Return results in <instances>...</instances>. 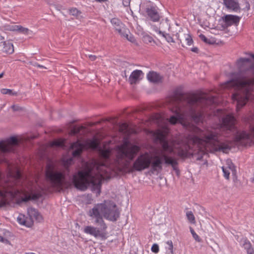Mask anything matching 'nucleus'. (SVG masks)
Returning a JSON list of instances; mask_svg holds the SVG:
<instances>
[{"instance_id": "3c124183", "label": "nucleus", "mask_w": 254, "mask_h": 254, "mask_svg": "<svg viewBox=\"0 0 254 254\" xmlns=\"http://www.w3.org/2000/svg\"><path fill=\"white\" fill-rule=\"evenodd\" d=\"M191 51L193 52H194V53H198V49L196 47H194V48H191Z\"/></svg>"}, {"instance_id": "423d86ee", "label": "nucleus", "mask_w": 254, "mask_h": 254, "mask_svg": "<svg viewBox=\"0 0 254 254\" xmlns=\"http://www.w3.org/2000/svg\"><path fill=\"white\" fill-rule=\"evenodd\" d=\"M245 120L250 124V132L238 130L235 126L236 120L231 115H227L222 119L221 128L233 133L234 141L237 145L246 146L254 143V114Z\"/></svg>"}, {"instance_id": "393cba45", "label": "nucleus", "mask_w": 254, "mask_h": 254, "mask_svg": "<svg viewBox=\"0 0 254 254\" xmlns=\"http://www.w3.org/2000/svg\"><path fill=\"white\" fill-rule=\"evenodd\" d=\"M227 164L228 165L227 169L231 171L232 175L234 176V181H235L237 179L236 167L231 160H227Z\"/></svg>"}, {"instance_id": "9d476101", "label": "nucleus", "mask_w": 254, "mask_h": 254, "mask_svg": "<svg viewBox=\"0 0 254 254\" xmlns=\"http://www.w3.org/2000/svg\"><path fill=\"white\" fill-rule=\"evenodd\" d=\"M46 176L48 181L52 187L62 189L65 183V177L62 172L56 170L53 165L48 164Z\"/></svg>"}, {"instance_id": "a878e982", "label": "nucleus", "mask_w": 254, "mask_h": 254, "mask_svg": "<svg viewBox=\"0 0 254 254\" xmlns=\"http://www.w3.org/2000/svg\"><path fill=\"white\" fill-rule=\"evenodd\" d=\"M17 27L16 31H18L20 33L25 35H30L32 33V32L27 28H24L21 25H17Z\"/></svg>"}, {"instance_id": "0eeeda50", "label": "nucleus", "mask_w": 254, "mask_h": 254, "mask_svg": "<svg viewBox=\"0 0 254 254\" xmlns=\"http://www.w3.org/2000/svg\"><path fill=\"white\" fill-rule=\"evenodd\" d=\"M87 215L90 217L91 220L95 224L99 225V227H96L91 225L87 226L84 228L83 232L85 234L93 236L95 238L99 237L102 239H106L107 234L106 232L107 226L101 217L98 210L95 209H90L87 212Z\"/></svg>"}, {"instance_id": "ea45409f", "label": "nucleus", "mask_w": 254, "mask_h": 254, "mask_svg": "<svg viewBox=\"0 0 254 254\" xmlns=\"http://www.w3.org/2000/svg\"><path fill=\"white\" fill-rule=\"evenodd\" d=\"M63 141L60 140H56L53 142L52 145L56 146H61L63 145Z\"/></svg>"}, {"instance_id": "4d7b16f0", "label": "nucleus", "mask_w": 254, "mask_h": 254, "mask_svg": "<svg viewBox=\"0 0 254 254\" xmlns=\"http://www.w3.org/2000/svg\"><path fill=\"white\" fill-rule=\"evenodd\" d=\"M176 174H177V175L178 176H179V174H180V172H179V169L176 171Z\"/></svg>"}, {"instance_id": "8fccbe9b", "label": "nucleus", "mask_w": 254, "mask_h": 254, "mask_svg": "<svg viewBox=\"0 0 254 254\" xmlns=\"http://www.w3.org/2000/svg\"><path fill=\"white\" fill-rule=\"evenodd\" d=\"M72 162V159L71 158H70L66 160V161L64 162L65 165H68L71 164Z\"/></svg>"}, {"instance_id": "4c0bfd02", "label": "nucleus", "mask_w": 254, "mask_h": 254, "mask_svg": "<svg viewBox=\"0 0 254 254\" xmlns=\"http://www.w3.org/2000/svg\"><path fill=\"white\" fill-rule=\"evenodd\" d=\"M186 41H187V45L188 46L191 45L193 43L192 39L190 35H187L186 37Z\"/></svg>"}, {"instance_id": "f03ea898", "label": "nucleus", "mask_w": 254, "mask_h": 254, "mask_svg": "<svg viewBox=\"0 0 254 254\" xmlns=\"http://www.w3.org/2000/svg\"><path fill=\"white\" fill-rule=\"evenodd\" d=\"M172 102L171 110L174 115L171 116L169 122L172 125L180 123L184 126L186 124L184 122L189 117L195 122L201 121L204 112L201 109L217 103L215 96L205 93L188 95L176 93L172 99Z\"/></svg>"}, {"instance_id": "f8f14e48", "label": "nucleus", "mask_w": 254, "mask_h": 254, "mask_svg": "<svg viewBox=\"0 0 254 254\" xmlns=\"http://www.w3.org/2000/svg\"><path fill=\"white\" fill-rule=\"evenodd\" d=\"M154 154L152 155L148 153L140 154L134 162L133 169L137 171H141L151 166L154 160Z\"/></svg>"}, {"instance_id": "de8ad7c7", "label": "nucleus", "mask_w": 254, "mask_h": 254, "mask_svg": "<svg viewBox=\"0 0 254 254\" xmlns=\"http://www.w3.org/2000/svg\"><path fill=\"white\" fill-rule=\"evenodd\" d=\"M130 0H123V4L125 6H128L129 5Z\"/></svg>"}, {"instance_id": "2eb2a0df", "label": "nucleus", "mask_w": 254, "mask_h": 254, "mask_svg": "<svg viewBox=\"0 0 254 254\" xmlns=\"http://www.w3.org/2000/svg\"><path fill=\"white\" fill-rule=\"evenodd\" d=\"M14 52L13 44L8 41L0 42V54H11Z\"/></svg>"}, {"instance_id": "052dcab7", "label": "nucleus", "mask_w": 254, "mask_h": 254, "mask_svg": "<svg viewBox=\"0 0 254 254\" xmlns=\"http://www.w3.org/2000/svg\"><path fill=\"white\" fill-rule=\"evenodd\" d=\"M251 56L252 58H253L254 59V54H251Z\"/></svg>"}, {"instance_id": "473e14b6", "label": "nucleus", "mask_w": 254, "mask_h": 254, "mask_svg": "<svg viewBox=\"0 0 254 254\" xmlns=\"http://www.w3.org/2000/svg\"><path fill=\"white\" fill-rule=\"evenodd\" d=\"M18 28L16 25H6L4 26V29L8 31H15Z\"/></svg>"}, {"instance_id": "1a4fd4ad", "label": "nucleus", "mask_w": 254, "mask_h": 254, "mask_svg": "<svg viewBox=\"0 0 254 254\" xmlns=\"http://www.w3.org/2000/svg\"><path fill=\"white\" fill-rule=\"evenodd\" d=\"M139 147L133 145L126 140L117 148V159L119 163L121 162H129L134 158L139 151Z\"/></svg>"}, {"instance_id": "c03bdc74", "label": "nucleus", "mask_w": 254, "mask_h": 254, "mask_svg": "<svg viewBox=\"0 0 254 254\" xmlns=\"http://www.w3.org/2000/svg\"><path fill=\"white\" fill-rule=\"evenodd\" d=\"M28 64H31L33 66H37L38 67H40V68H45V69H47V67L43 66V65H40L36 63H32V62H29L28 63Z\"/></svg>"}, {"instance_id": "412c9836", "label": "nucleus", "mask_w": 254, "mask_h": 254, "mask_svg": "<svg viewBox=\"0 0 254 254\" xmlns=\"http://www.w3.org/2000/svg\"><path fill=\"white\" fill-rule=\"evenodd\" d=\"M17 219L20 224L28 227H31L33 223V220H31V218L26 217L24 215L21 214L19 215Z\"/></svg>"}, {"instance_id": "2f4dec72", "label": "nucleus", "mask_w": 254, "mask_h": 254, "mask_svg": "<svg viewBox=\"0 0 254 254\" xmlns=\"http://www.w3.org/2000/svg\"><path fill=\"white\" fill-rule=\"evenodd\" d=\"M161 35L166 39L168 42H175L172 37L169 34L166 33L165 31H163V34H162Z\"/></svg>"}, {"instance_id": "603ef678", "label": "nucleus", "mask_w": 254, "mask_h": 254, "mask_svg": "<svg viewBox=\"0 0 254 254\" xmlns=\"http://www.w3.org/2000/svg\"><path fill=\"white\" fill-rule=\"evenodd\" d=\"M177 165H175L174 166H171L173 169L176 171V170H178V168L177 167Z\"/></svg>"}, {"instance_id": "58836bf2", "label": "nucleus", "mask_w": 254, "mask_h": 254, "mask_svg": "<svg viewBox=\"0 0 254 254\" xmlns=\"http://www.w3.org/2000/svg\"><path fill=\"white\" fill-rule=\"evenodd\" d=\"M167 244L169 246V250L170 251L171 254H173V244L172 241L167 242Z\"/></svg>"}, {"instance_id": "dca6fc26", "label": "nucleus", "mask_w": 254, "mask_h": 254, "mask_svg": "<svg viewBox=\"0 0 254 254\" xmlns=\"http://www.w3.org/2000/svg\"><path fill=\"white\" fill-rule=\"evenodd\" d=\"M143 73L141 70H135L132 71L130 75L128 81L130 84H135L138 82L141 78Z\"/></svg>"}, {"instance_id": "c756f323", "label": "nucleus", "mask_w": 254, "mask_h": 254, "mask_svg": "<svg viewBox=\"0 0 254 254\" xmlns=\"http://www.w3.org/2000/svg\"><path fill=\"white\" fill-rule=\"evenodd\" d=\"M187 217L190 223L192 224L195 223V217L191 211H188L187 212Z\"/></svg>"}, {"instance_id": "bb28decb", "label": "nucleus", "mask_w": 254, "mask_h": 254, "mask_svg": "<svg viewBox=\"0 0 254 254\" xmlns=\"http://www.w3.org/2000/svg\"><path fill=\"white\" fill-rule=\"evenodd\" d=\"M0 92L2 94H8V95H12V96L17 95V92L13 91L12 90L9 89H5V88L1 89L0 90Z\"/></svg>"}, {"instance_id": "e2e57ef3", "label": "nucleus", "mask_w": 254, "mask_h": 254, "mask_svg": "<svg viewBox=\"0 0 254 254\" xmlns=\"http://www.w3.org/2000/svg\"><path fill=\"white\" fill-rule=\"evenodd\" d=\"M171 28L170 26H169V27H168V30H169V31H171Z\"/></svg>"}, {"instance_id": "9b49d317", "label": "nucleus", "mask_w": 254, "mask_h": 254, "mask_svg": "<svg viewBox=\"0 0 254 254\" xmlns=\"http://www.w3.org/2000/svg\"><path fill=\"white\" fill-rule=\"evenodd\" d=\"M99 144V140L96 137L87 139L83 143L78 140L71 144L70 148L75 149L72 152V155L73 157L79 156L84 147L96 149L98 148Z\"/></svg>"}, {"instance_id": "72a5a7b5", "label": "nucleus", "mask_w": 254, "mask_h": 254, "mask_svg": "<svg viewBox=\"0 0 254 254\" xmlns=\"http://www.w3.org/2000/svg\"><path fill=\"white\" fill-rule=\"evenodd\" d=\"M190 233L192 234V237L195 239V240L197 242H200L201 240L199 238V237L195 233L194 230L191 227H190Z\"/></svg>"}, {"instance_id": "a19ab883", "label": "nucleus", "mask_w": 254, "mask_h": 254, "mask_svg": "<svg viewBox=\"0 0 254 254\" xmlns=\"http://www.w3.org/2000/svg\"><path fill=\"white\" fill-rule=\"evenodd\" d=\"M159 246L157 244H154L151 247V251L155 253H157L159 252Z\"/></svg>"}, {"instance_id": "f3484780", "label": "nucleus", "mask_w": 254, "mask_h": 254, "mask_svg": "<svg viewBox=\"0 0 254 254\" xmlns=\"http://www.w3.org/2000/svg\"><path fill=\"white\" fill-rule=\"evenodd\" d=\"M224 4L227 8L235 12L240 10L239 3L237 0H223Z\"/></svg>"}, {"instance_id": "680f3d73", "label": "nucleus", "mask_w": 254, "mask_h": 254, "mask_svg": "<svg viewBox=\"0 0 254 254\" xmlns=\"http://www.w3.org/2000/svg\"><path fill=\"white\" fill-rule=\"evenodd\" d=\"M252 182L254 183V177L252 179Z\"/></svg>"}, {"instance_id": "b1692460", "label": "nucleus", "mask_w": 254, "mask_h": 254, "mask_svg": "<svg viewBox=\"0 0 254 254\" xmlns=\"http://www.w3.org/2000/svg\"><path fill=\"white\" fill-rule=\"evenodd\" d=\"M120 35L132 43H134L135 41L134 37L130 33L129 30L126 28H124L123 31Z\"/></svg>"}, {"instance_id": "c9c22d12", "label": "nucleus", "mask_w": 254, "mask_h": 254, "mask_svg": "<svg viewBox=\"0 0 254 254\" xmlns=\"http://www.w3.org/2000/svg\"><path fill=\"white\" fill-rule=\"evenodd\" d=\"M223 172L224 173V177L228 180L229 179V175H230V171L229 170L227 169V168H225L224 167H222Z\"/></svg>"}, {"instance_id": "f704fd0d", "label": "nucleus", "mask_w": 254, "mask_h": 254, "mask_svg": "<svg viewBox=\"0 0 254 254\" xmlns=\"http://www.w3.org/2000/svg\"><path fill=\"white\" fill-rule=\"evenodd\" d=\"M128 125L126 123H123L120 126V130L123 132L126 133L127 131Z\"/></svg>"}, {"instance_id": "5fc2aeb1", "label": "nucleus", "mask_w": 254, "mask_h": 254, "mask_svg": "<svg viewBox=\"0 0 254 254\" xmlns=\"http://www.w3.org/2000/svg\"><path fill=\"white\" fill-rule=\"evenodd\" d=\"M97 2H104V1H106L107 0H95Z\"/></svg>"}, {"instance_id": "7ed1b4c3", "label": "nucleus", "mask_w": 254, "mask_h": 254, "mask_svg": "<svg viewBox=\"0 0 254 254\" xmlns=\"http://www.w3.org/2000/svg\"><path fill=\"white\" fill-rule=\"evenodd\" d=\"M238 77L225 83L224 87H234L236 90L232 99L236 102V110H240L250 98L254 88V64L249 58H241L237 60Z\"/></svg>"}, {"instance_id": "6e6552de", "label": "nucleus", "mask_w": 254, "mask_h": 254, "mask_svg": "<svg viewBox=\"0 0 254 254\" xmlns=\"http://www.w3.org/2000/svg\"><path fill=\"white\" fill-rule=\"evenodd\" d=\"M98 210L101 217L112 221H115L119 217L120 212L116 204L111 201H105L104 203L95 204L91 209Z\"/></svg>"}, {"instance_id": "49530a36", "label": "nucleus", "mask_w": 254, "mask_h": 254, "mask_svg": "<svg viewBox=\"0 0 254 254\" xmlns=\"http://www.w3.org/2000/svg\"><path fill=\"white\" fill-rule=\"evenodd\" d=\"M0 242H1L5 244H8L9 241L5 238H3L2 236H0Z\"/></svg>"}, {"instance_id": "4468645a", "label": "nucleus", "mask_w": 254, "mask_h": 254, "mask_svg": "<svg viewBox=\"0 0 254 254\" xmlns=\"http://www.w3.org/2000/svg\"><path fill=\"white\" fill-rule=\"evenodd\" d=\"M224 24L222 25L223 28H226L232 25H237L240 20V17L233 15H226L222 17Z\"/></svg>"}, {"instance_id": "e433bc0d", "label": "nucleus", "mask_w": 254, "mask_h": 254, "mask_svg": "<svg viewBox=\"0 0 254 254\" xmlns=\"http://www.w3.org/2000/svg\"><path fill=\"white\" fill-rule=\"evenodd\" d=\"M70 13L74 16H78L81 12L76 8H71L69 10Z\"/></svg>"}, {"instance_id": "aec40b11", "label": "nucleus", "mask_w": 254, "mask_h": 254, "mask_svg": "<svg viewBox=\"0 0 254 254\" xmlns=\"http://www.w3.org/2000/svg\"><path fill=\"white\" fill-rule=\"evenodd\" d=\"M147 15L153 22H157L160 20V16L157 10L154 7L146 9Z\"/></svg>"}, {"instance_id": "c85d7f7f", "label": "nucleus", "mask_w": 254, "mask_h": 254, "mask_svg": "<svg viewBox=\"0 0 254 254\" xmlns=\"http://www.w3.org/2000/svg\"><path fill=\"white\" fill-rule=\"evenodd\" d=\"M199 37L203 42L209 44H213L215 43V41L212 39H207L204 35L201 34L199 35Z\"/></svg>"}, {"instance_id": "bf43d9fd", "label": "nucleus", "mask_w": 254, "mask_h": 254, "mask_svg": "<svg viewBox=\"0 0 254 254\" xmlns=\"http://www.w3.org/2000/svg\"><path fill=\"white\" fill-rule=\"evenodd\" d=\"M3 72H2L0 74V78L3 77Z\"/></svg>"}, {"instance_id": "6e6d98bb", "label": "nucleus", "mask_w": 254, "mask_h": 254, "mask_svg": "<svg viewBox=\"0 0 254 254\" xmlns=\"http://www.w3.org/2000/svg\"><path fill=\"white\" fill-rule=\"evenodd\" d=\"M4 40V37H2L0 34V42H1V41H3V40Z\"/></svg>"}, {"instance_id": "37998d69", "label": "nucleus", "mask_w": 254, "mask_h": 254, "mask_svg": "<svg viewBox=\"0 0 254 254\" xmlns=\"http://www.w3.org/2000/svg\"><path fill=\"white\" fill-rule=\"evenodd\" d=\"M152 28L156 32L158 33L160 35L163 34V31L160 30L159 28L154 25H151Z\"/></svg>"}, {"instance_id": "f257e3e1", "label": "nucleus", "mask_w": 254, "mask_h": 254, "mask_svg": "<svg viewBox=\"0 0 254 254\" xmlns=\"http://www.w3.org/2000/svg\"><path fill=\"white\" fill-rule=\"evenodd\" d=\"M220 136L219 129L210 128L202 130L193 127L191 133L171 145L166 140L165 134L159 131L157 137L160 142L164 152L154 154L152 170L161 171L164 161L167 165L173 166L178 165L176 160L168 156L165 153H174L182 158L192 156L197 160H201L208 152L227 153L231 149V146L228 143L221 142Z\"/></svg>"}, {"instance_id": "cd10ccee", "label": "nucleus", "mask_w": 254, "mask_h": 254, "mask_svg": "<svg viewBox=\"0 0 254 254\" xmlns=\"http://www.w3.org/2000/svg\"><path fill=\"white\" fill-rule=\"evenodd\" d=\"M84 127L82 126L80 127H74L73 128L70 130V134L71 135H75L78 133H79L81 130L83 129Z\"/></svg>"}, {"instance_id": "09e8293b", "label": "nucleus", "mask_w": 254, "mask_h": 254, "mask_svg": "<svg viewBox=\"0 0 254 254\" xmlns=\"http://www.w3.org/2000/svg\"><path fill=\"white\" fill-rule=\"evenodd\" d=\"M88 56L90 60L92 61H95L97 59V57L95 55H89Z\"/></svg>"}, {"instance_id": "864d4df0", "label": "nucleus", "mask_w": 254, "mask_h": 254, "mask_svg": "<svg viewBox=\"0 0 254 254\" xmlns=\"http://www.w3.org/2000/svg\"><path fill=\"white\" fill-rule=\"evenodd\" d=\"M124 76H125L126 78H127V70H125L124 71V74L123 75Z\"/></svg>"}, {"instance_id": "4be33fe9", "label": "nucleus", "mask_w": 254, "mask_h": 254, "mask_svg": "<svg viewBox=\"0 0 254 254\" xmlns=\"http://www.w3.org/2000/svg\"><path fill=\"white\" fill-rule=\"evenodd\" d=\"M242 247L246 251L247 254H254V248L252 244L247 238L242 240Z\"/></svg>"}, {"instance_id": "7c9ffc66", "label": "nucleus", "mask_w": 254, "mask_h": 254, "mask_svg": "<svg viewBox=\"0 0 254 254\" xmlns=\"http://www.w3.org/2000/svg\"><path fill=\"white\" fill-rule=\"evenodd\" d=\"M142 40L146 44L151 43L152 42H154L152 37L148 35H144L142 37Z\"/></svg>"}, {"instance_id": "a211bd4d", "label": "nucleus", "mask_w": 254, "mask_h": 254, "mask_svg": "<svg viewBox=\"0 0 254 254\" xmlns=\"http://www.w3.org/2000/svg\"><path fill=\"white\" fill-rule=\"evenodd\" d=\"M147 79L151 82L158 83L162 81L163 77L155 71H150L147 75Z\"/></svg>"}, {"instance_id": "79ce46f5", "label": "nucleus", "mask_w": 254, "mask_h": 254, "mask_svg": "<svg viewBox=\"0 0 254 254\" xmlns=\"http://www.w3.org/2000/svg\"><path fill=\"white\" fill-rule=\"evenodd\" d=\"M11 108L13 109L14 111H23V108L18 106V105H12L11 106Z\"/></svg>"}, {"instance_id": "ddd939ff", "label": "nucleus", "mask_w": 254, "mask_h": 254, "mask_svg": "<svg viewBox=\"0 0 254 254\" xmlns=\"http://www.w3.org/2000/svg\"><path fill=\"white\" fill-rule=\"evenodd\" d=\"M18 144V140L14 136H11L5 140L0 141V163L5 161L4 154L14 151Z\"/></svg>"}, {"instance_id": "6ab92c4d", "label": "nucleus", "mask_w": 254, "mask_h": 254, "mask_svg": "<svg viewBox=\"0 0 254 254\" xmlns=\"http://www.w3.org/2000/svg\"><path fill=\"white\" fill-rule=\"evenodd\" d=\"M27 213L29 216L28 218H31L32 220L34 218L38 222H41L43 220L42 216L35 208L32 207L28 208Z\"/></svg>"}, {"instance_id": "0e129e2a", "label": "nucleus", "mask_w": 254, "mask_h": 254, "mask_svg": "<svg viewBox=\"0 0 254 254\" xmlns=\"http://www.w3.org/2000/svg\"><path fill=\"white\" fill-rule=\"evenodd\" d=\"M166 23L167 26H168V23L166 22Z\"/></svg>"}, {"instance_id": "5701e85b", "label": "nucleus", "mask_w": 254, "mask_h": 254, "mask_svg": "<svg viewBox=\"0 0 254 254\" xmlns=\"http://www.w3.org/2000/svg\"><path fill=\"white\" fill-rule=\"evenodd\" d=\"M111 22L119 34L123 31L124 28H125L121 20L117 18H112L111 20Z\"/></svg>"}, {"instance_id": "39448f33", "label": "nucleus", "mask_w": 254, "mask_h": 254, "mask_svg": "<svg viewBox=\"0 0 254 254\" xmlns=\"http://www.w3.org/2000/svg\"><path fill=\"white\" fill-rule=\"evenodd\" d=\"M97 173H94L92 169L79 171L72 177V183L74 187L81 190H86L91 187L94 190H97V193L101 192L102 181L108 177L109 169L103 165L96 167Z\"/></svg>"}, {"instance_id": "a18cd8bd", "label": "nucleus", "mask_w": 254, "mask_h": 254, "mask_svg": "<svg viewBox=\"0 0 254 254\" xmlns=\"http://www.w3.org/2000/svg\"><path fill=\"white\" fill-rule=\"evenodd\" d=\"M110 152L108 150L103 152L102 155L105 158H108L109 157Z\"/></svg>"}, {"instance_id": "13d9d810", "label": "nucleus", "mask_w": 254, "mask_h": 254, "mask_svg": "<svg viewBox=\"0 0 254 254\" xmlns=\"http://www.w3.org/2000/svg\"><path fill=\"white\" fill-rule=\"evenodd\" d=\"M217 112H218V114H219V113H221L222 112V110H220V109H218Z\"/></svg>"}, {"instance_id": "20e7f679", "label": "nucleus", "mask_w": 254, "mask_h": 254, "mask_svg": "<svg viewBox=\"0 0 254 254\" xmlns=\"http://www.w3.org/2000/svg\"><path fill=\"white\" fill-rule=\"evenodd\" d=\"M21 173L16 170L8 173L7 180L0 190V207L4 206L9 199H15L17 203L27 202L30 200H36L39 199L41 194L39 193L27 194L25 192L17 188L20 184Z\"/></svg>"}]
</instances>
